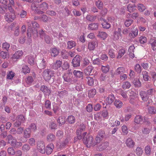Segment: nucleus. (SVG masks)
<instances>
[{
    "label": "nucleus",
    "instance_id": "1",
    "mask_svg": "<svg viewBox=\"0 0 156 156\" xmlns=\"http://www.w3.org/2000/svg\"><path fill=\"white\" fill-rule=\"evenodd\" d=\"M27 25L28 27L27 34L28 37L31 36V33L33 34H36L37 35L38 32L36 28L39 27V25L37 23L29 20L27 22Z\"/></svg>",
    "mask_w": 156,
    "mask_h": 156
},
{
    "label": "nucleus",
    "instance_id": "2",
    "mask_svg": "<svg viewBox=\"0 0 156 156\" xmlns=\"http://www.w3.org/2000/svg\"><path fill=\"white\" fill-rule=\"evenodd\" d=\"M54 72L50 69H45L43 73V76L46 81H48L54 76Z\"/></svg>",
    "mask_w": 156,
    "mask_h": 156
},
{
    "label": "nucleus",
    "instance_id": "3",
    "mask_svg": "<svg viewBox=\"0 0 156 156\" xmlns=\"http://www.w3.org/2000/svg\"><path fill=\"white\" fill-rule=\"evenodd\" d=\"M93 139L92 136L87 135L85 138H83V143L85 144H88L90 146H94L96 144V143L93 141Z\"/></svg>",
    "mask_w": 156,
    "mask_h": 156
},
{
    "label": "nucleus",
    "instance_id": "4",
    "mask_svg": "<svg viewBox=\"0 0 156 156\" xmlns=\"http://www.w3.org/2000/svg\"><path fill=\"white\" fill-rule=\"evenodd\" d=\"M129 103L136 108H138L140 104V101L139 98L137 97L129 98Z\"/></svg>",
    "mask_w": 156,
    "mask_h": 156
},
{
    "label": "nucleus",
    "instance_id": "5",
    "mask_svg": "<svg viewBox=\"0 0 156 156\" xmlns=\"http://www.w3.org/2000/svg\"><path fill=\"white\" fill-rule=\"evenodd\" d=\"M37 147L39 152L42 153L44 154L45 149L44 143L42 141H39L37 142Z\"/></svg>",
    "mask_w": 156,
    "mask_h": 156
},
{
    "label": "nucleus",
    "instance_id": "6",
    "mask_svg": "<svg viewBox=\"0 0 156 156\" xmlns=\"http://www.w3.org/2000/svg\"><path fill=\"white\" fill-rule=\"evenodd\" d=\"M81 58V57L77 55L73 58L72 63L74 67H77L80 66Z\"/></svg>",
    "mask_w": 156,
    "mask_h": 156
},
{
    "label": "nucleus",
    "instance_id": "7",
    "mask_svg": "<svg viewBox=\"0 0 156 156\" xmlns=\"http://www.w3.org/2000/svg\"><path fill=\"white\" fill-rule=\"evenodd\" d=\"M121 29L120 28H118L115 29L113 33V39L114 40H118L121 36Z\"/></svg>",
    "mask_w": 156,
    "mask_h": 156
},
{
    "label": "nucleus",
    "instance_id": "8",
    "mask_svg": "<svg viewBox=\"0 0 156 156\" xmlns=\"http://www.w3.org/2000/svg\"><path fill=\"white\" fill-rule=\"evenodd\" d=\"M73 77L72 73L69 72L68 73L64 74L62 77L65 81L71 83L72 81Z\"/></svg>",
    "mask_w": 156,
    "mask_h": 156
},
{
    "label": "nucleus",
    "instance_id": "9",
    "mask_svg": "<svg viewBox=\"0 0 156 156\" xmlns=\"http://www.w3.org/2000/svg\"><path fill=\"white\" fill-rule=\"evenodd\" d=\"M5 18L6 21L12 22L16 18L15 13H7L5 14Z\"/></svg>",
    "mask_w": 156,
    "mask_h": 156
},
{
    "label": "nucleus",
    "instance_id": "10",
    "mask_svg": "<svg viewBox=\"0 0 156 156\" xmlns=\"http://www.w3.org/2000/svg\"><path fill=\"white\" fill-rule=\"evenodd\" d=\"M139 94L141 97L142 100L144 101H146L148 100L149 98L148 95L145 91H140L139 93Z\"/></svg>",
    "mask_w": 156,
    "mask_h": 156
},
{
    "label": "nucleus",
    "instance_id": "11",
    "mask_svg": "<svg viewBox=\"0 0 156 156\" xmlns=\"http://www.w3.org/2000/svg\"><path fill=\"white\" fill-rule=\"evenodd\" d=\"M126 144L127 147L129 148H132L135 144V143L131 138H129L126 141Z\"/></svg>",
    "mask_w": 156,
    "mask_h": 156
},
{
    "label": "nucleus",
    "instance_id": "12",
    "mask_svg": "<svg viewBox=\"0 0 156 156\" xmlns=\"http://www.w3.org/2000/svg\"><path fill=\"white\" fill-rule=\"evenodd\" d=\"M41 90L43 92L44 95H49L51 93V90L47 86L45 85L42 86L41 87Z\"/></svg>",
    "mask_w": 156,
    "mask_h": 156
},
{
    "label": "nucleus",
    "instance_id": "13",
    "mask_svg": "<svg viewBox=\"0 0 156 156\" xmlns=\"http://www.w3.org/2000/svg\"><path fill=\"white\" fill-rule=\"evenodd\" d=\"M37 5H35L34 3H32L31 6V8L32 10L34 11L35 13L38 14H42L44 13V12L37 9Z\"/></svg>",
    "mask_w": 156,
    "mask_h": 156
},
{
    "label": "nucleus",
    "instance_id": "14",
    "mask_svg": "<svg viewBox=\"0 0 156 156\" xmlns=\"http://www.w3.org/2000/svg\"><path fill=\"white\" fill-rule=\"evenodd\" d=\"M31 131L29 128H27L25 129L23 131V137L27 139L30 137Z\"/></svg>",
    "mask_w": 156,
    "mask_h": 156
},
{
    "label": "nucleus",
    "instance_id": "15",
    "mask_svg": "<svg viewBox=\"0 0 156 156\" xmlns=\"http://www.w3.org/2000/svg\"><path fill=\"white\" fill-rule=\"evenodd\" d=\"M54 148L53 144L51 143L48 144L46 147L45 151L46 154H50L52 152V150Z\"/></svg>",
    "mask_w": 156,
    "mask_h": 156
},
{
    "label": "nucleus",
    "instance_id": "16",
    "mask_svg": "<svg viewBox=\"0 0 156 156\" xmlns=\"http://www.w3.org/2000/svg\"><path fill=\"white\" fill-rule=\"evenodd\" d=\"M115 97L113 94H110L108 95L106 100L107 103L108 105L111 104L114 101Z\"/></svg>",
    "mask_w": 156,
    "mask_h": 156
},
{
    "label": "nucleus",
    "instance_id": "17",
    "mask_svg": "<svg viewBox=\"0 0 156 156\" xmlns=\"http://www.w3.org/2000/svg\"><path fill=\"white\" fill-rule=\"evenodd\" d=\"M25 59L28 63L30 65H33L34 63V58L32 55H28L26 57Z\"/></svg>",
    "mask_w": 156,
    "mask_h": 156
},
{
    "label": "nucleus",
    "instance_id": "18",
    "mask_svg": "<svg viewBox=\"0 0 156 156\" xmlns=\"http://www.w3.org/2000/svg\"><path fill=\"white\" fill-rule=\"evenodd\" d=\"M149 43L152 46V48L153 50H156V38L153 37L151 38Z\"/></svg>",
    "mask_w": 156,
    "mask_h": 156
},
{
    "label": "nucleus",
    "instance_id": "19",
    "mask_svg": "<svg viewBox=\"0 0 156 156\" xmlns=\"http://www.w3.org/2000/svg\"><path fill=\"white\" fill-rule=\"evenodd\" d=\"M98 23H92L89 24L87 28L89 30H96L98 29Z\"/></svg>",
    "mask_w": 156,
    "mask_h": 156
},
{
    "label": "nucleus",
    "instance_id": "20",
    "mask_svg": "<svg viewBox=\"0 0 156 156\" xmlns=\"http://www.w3.org/2000/svg\"><path fill=\"white\" fill-rule=\"evenodd\" d=\"M125 72V68L123 67H120L117 68L115 71V73L116 75H121Z\"/></svg>",
    "mask_w": 156,
    "mask_h": 156
},
{
    "label": "nucleus",
    "instance_id": "21",
    "mask_svg": "<svg viewBox=\"0 0 156 156\" xmlns=\"http://www.w3.org/2000/svg\"><path fill=\"white\" fill-rule=\"evenodd\" d=\"M62 65V62L60 60H57L54 63L52 66V68L55 69H57L60 67Z\"/></svg>",
    "mask_w": 156,
    "mask_h": 156
},
{
    "label": "nucleus",
    "instance_id": "22",
    "mask_svg": "<svg viewBox=\"0 0 156 156\" xmlns=\"http://www.w3.org/2000/svg\"><path fill=\"white\" fill-rule=\"evenodd\" d=\"M86 128V126L83 124H81L78 129H77L76 133H77L78 135L80 134L81 135V133L83 131H84Z\"/></svg>",
    "mask_w": 156,
    "mask_h": 156
},
{
    "label": "nucleus",
    "instance_id": "23",
    "mask_svg": "<svg viewBox=\"0 0 156 156\" xmlns=\"http://www.w3.org/2000/svg\"><path fill=\"white\" fill-rule=\"evenodd\" d=\"M23 54L22 50H19L16 51L13 55L12 58L13 59H19Z\"/></svg>",
    "mask_w": 156,
    "mask_h": 156
},
{
    "label": "nucleus",
    "instance_id": "24",
    "mask_svg": "<svg viewBox=\"0 0 156 156\" xmlns=\"http://www.w3.org/2000/svg\"><path fill=\"white\" fill-rule=\"evenodd\" d=\"M134 120V122L137 124H142L143 122L142 117L139 115L136 116Z\"/></svg>",
    "mask_w": 156,
    "mask_h": 156
},
{
    "label": "nucleus",
    "instance_id": "25",
    "mask_svg": "<svg viewBox=\"0 0 156 156\" xmlns=\"http://www.w3.org/2000/svg\"><path fill=\"white\" fill-rule=\"evenodd\" d=\"M50 52L52 57H55L57 56L59 53L58 50L55 48H52L50 49Z\"/></svg>",
    "mask_w": 156,
    "mask_h": 156
},
{
    "label": "nucleus",
    "instance_id": "26",
    "mask_svg": "<svg viewBox=\"0 0 156 156\" xmlns=\"http://www.w3.org/2000/svg\"><path fill=\"white\" fill-rule=\"evenodd\" d=\"M57 122L59 123L60 126H61L64 124L66 122L65 117L64 116L59 117L57 119Z\"/></svg>",
    "mask_w": 156,
    "mask_h": 156
},
{
    "label": "nucleus",
    "instance_id": "27",
    "mask_svg": "<svg viewBox=\"0 0 156 156\" xmlns=\"http://www.w3.org/2000/svg\"><path fill=\"white\" fill-rule=\"evenodd\" d=\"M93 69L91 66H89L86 68L84 70V73L86 75H90Z\"/></svg>",
    "mask_w": 156,
    "mask_h": 156
},
{
    "label": "nucleus",
    "instance_id": "28",
    "mask_svg": "<svg viewBox=\"0 0 156 156\" xmlns=\"http://www.w3.org/2000/svg\"><path fill=\"white\" fill-rule=\"evenodd\" d=\"M58 95L60 98H63L67 96L68 95V93L67 91L64 90L60 91H58Z\"/></svg>",
    "mask_w": 156,
    "mask_h": 156
},
{
    "label": "nucleus",
    "instance_id": "29",
    "mask_svg": "<svg viewBox=\"0 0 156 156\" xmlns=\"http://www.w3.org/2000/svg\"><path fill=\"white\" fill-rule=\"evenodd\" d=\"M148 74V72L145 71H143L142 72L144 80L145 81L149 80L150 76Z\"/></svg>",
    "mask_w": 156,
    "mask_h": 156
},
{
    "label": "nucleus",
    "instance_id": "30",
    "mask_svg": "<svg viewBox=\"0 0 156 156\" xmlns=\"http://www.w3.org/2000/svg\"><path fill=\"white\" fill-rule=\"evenodd\" d=\"M108 146V143L106 142L99 146L98 148L99 151H103Z\"/></svg>",
    "mask_w": 156,
    "mask_h": 156
},
{
    "label": "nucleus",
    "instance_id": "31",
    "mask_svg": "<svg viewBox=\"0 0 156 156\" xmlns=\"http://www.w3.org/2000/svg\"><path fill=\"white\" fill-rule=\"evenodd\" d=\"M114 105L116 108H119L122 106L123 103L120 100L116 99L115 101Z\"/></svg>",
    "mask_w": 156,
    "mask_h": 156
},
{
    "label": "nucleus",
    "instance_id": "32",
    "mask_svg": "<svg viewBox=\"0 0 156 156\" xmlns=\"http://www.w3.org/2000/svg\"><path fill=\"white\" fill-rule=\"evenodd\" d=\"M75 118L74 116L70 115L68 117L66 121L69 124H72L74 123L75 121Z\"/></svg>",
    "mask_w": 156,
    "mask_h": 156
},
{
    "label": "nucleus",
    "instance_id": "33",
    "mask_svg": "<svg viewBox=\"0 0 156 156\" xmlns=\"http://www.w3.org/2000/svg\"><path fill=\"white\" fill-rule=\"evenodd\" d=\"M130 83L128 81L124 82L123 83L122 88L123 89L126 90L129 89L131 86Z\"/></svg>",
    "mask_w": 156,
    "mask_h": 156
},
{
    "label": "nucleus",
    "instance_id": "34",
    "mask_svg": "<svg viewBox=\"0 0 156 156\" xmlns=\"http://www.w3.org/2000/svg\"><path fill=\"white\" fill-rule=\"evenodd\" d=\"M47 140L49 142L54 141L55 139V136L52 133H50L47 136Z\"/></svg>",
    "mask_w": 156,
    "mask_h": 156
},
{
    "label": "nucleus",
    "instance_id": "35",
    "mask_svg": "<svg viewBox=\"0 0 156 156\" xmlns=\"http://www.w3.org/2000/svg\"><path fill=\"white\" fill-rule=\"evenodd\" d=\"M67 48H68L71 49L76 45V43L74 41H70L67 42Z\"/></svg>",
    "mask_w": 156,
    "mask_h": 156
},
{
    "label": "nucleus",
    "instance_id": "36",
    "mask_svg": "<svg viewBox=\"0 0 156 156\" xmlns=\"http://www.w3.org/2000/svg\"><path fill=\"white\" fill-rule=\"evenodd\" d=\"M96 91L95 89H92L89 90L88 95L90 98H93L96 94Z\"/></svg>",
    "mask_w": 156,
    "mask_h": 156
},
{
    "label": "nucleus",
    "instance_id": "37",
    "mask_svg": "<svg viewBox=\"0 0 156 156\" xmlns=\"http://www.w3.org/2000/svg\"><path fill=\"white\" fill-rule=\"evenodd\" d=\"M95 4L99 9H102L103 3L101 0H98V1H96Z\"/></svg>",
    "mask_w": 156,
    "mask_h": 156
},
{
    "label": "nucleus",
    "instance_id": "38",
    "mask_svg": "<svg viewBox=\"0 0 156 156\" xmlns=\"http://www.w3.org/2000/svg\"><path fill=\"white\" fill-rule=\"evenodd\" d=\"M86 78L87 79V84L89 86H91L94 84V80L93 78L87 76Z\"/></svg>",
    "mask_w": 156,
    "mask_h": 156
},
{
    "label": "nucleus",
    "instance_id": "39",
    "mask_svg": "<svg viewBox=\"0 0 156 156\" xmlns=\"http://www.w3.org/2000/svg\"><path fill=\"white\" fill-rule=\"evenodd\" d=\"M96 43L94 41H92L88 43V48L90 50H94L95 48Z\"/></svg>",
    "mask_w": 156,
    "mask_h": 156
},
{
    "label": "nucleus",
    "instance_id": "40",
    "mask_svg": "<svg viewBox=\"0 0 156 156\" xmlns=\"http://www.w3.org/2000/svg\"><path fill=\"white\" fill-rule=\"evenodd\" d=\"M127 10L130 12H134L136 10L134 5L133 6L130 4H129L127 5Z\"/></svg>",
    "mask_w": 156,
    "mask_h": 156
},
{
    "label": "nucleus",
    "instance_id": "41",
    "mask_svg": "<svg viewBox=\"0 0 156 156\" xmlns=\"http://www.w3.org/2000/svg\"><path fill=\"white\" fill-rule=\"evenodd\" d=\"M98 36L101 38L103 40H104L107 37V34L104 32H99Z\"/></svg>",
    "mask_w": 156,
    "mask_h": 156
},
{
    "label": "nucleus",
    "instance_id": "42",
    "mask_svg": "<svg viewBox=\"0 0 156 156\" xmlns=\"http://www.w3.org/2000/svg\"><path fill=\"white\" fill-rule=\"evenodd\" d=\"M70 140V139L69 137L66 138L65 140L61 144L60 146L61 147H65L69 143Z\"/></svg>",
    "mask_w": 156,
    "mask_h": 156
},
{
    "label": "nucleus",
    "instance_id": "43",
    "mask_svg": "<svg viewBox=\"0 0 156 156\" xmlns=\"http://www.w3.org/2000/svg\"><path fill=\"white\" fill-rule=\"evenodd\" d=\"M73 73L74 76L78 77L80 78L83 76V73L80 71L74 70Z\"/></svg>",
    "mask_w": 156,
    "mask_h": 156
},
{
    "label": "nucleus",
    "instance_id": "44",
    "mask_svg": "<svg viewBox=\"0 0 156 156\" xmlns=\"http://www.w3.org/2000/svg\"><path fill=\"white\" fill-rule=\"evenodd\" d=\"M48 7V4L46 2H44L40 4L39 5V8L42 10H46Z\"/></svg>",
    "mask_w": 156,
    "mask_h": 156
},
{
    "label": "nucleus",
    "instance_id": "45",
    "mask_svg": "<svg viewBox=\"0 0 156 156\" xmlns=\"http://www.w3.org/2000/svg\"><path fill=\"white\" fill-rule=\"evenodd\" d=\"M8 54L7 52L4 51H2L0 52V56L3 59H5L8 58Z\"/></svg>",
    "mask_w": 156,
    "mask_h": 156
},
{
    "label": "nucleus",
    "instance_id": "46",
    "mask_svg": "<svg viewBox=\"0 0 156 156\" xmlns=\"http://www.w3.org/2000/svg\"><path fill=\"white\" fill-rule=\"evenodd\" d=\"M125 51L124 49H121L120 50L118 53V55L117 56V58H121L125 54Z\"/></svg>",
    "mask_w": 156,
    "mask_h": 156
},
{
    "label": "nucleus",
    "instance_id": "47",
    "mask_svg": "<svg viewBox=\"0 0 156 156\" xmlns=\"http://www.w3.org/2000/svg\"><path fill=\"white\" fill-rule=\"evenodd\" d=\"M143 152V151L141 147H137L136 148L135 153L137 155L141 156Z\"/></svg>",
    "mask_w": 156,
    "mask_h": 156
},
{
    "label": "nucleus",
    "instance_id": "48",
    "mask_svg": "<svg viewBox=\"0 0 156 156\" xmlns=\"http://www.w3.org/2000/svg\"><path fill=\"white\" fill-rule=\"evenodd\" d=\"M148 112L151 114L156 113V109L154 107H150L148 108Z\"/></svg>",
    "mask_w": 156,
    "mask_h": 156
},
{
    "label": "nucleus",
    "instance_id": "49",
    "mask_svg": "<svg viewBox=\"0 0 156 156\" xmlns=\"http://www.w3.org/2000/svg\"><path fill=\"white\" fill-rule=\"evenodd\" d=\"M135 71L138 73H140L141 71V68L140 66L138 64H136L135 66Z\"/></svg>",
    "mask_w": 156,
    "mask_h": 156
},
{
    "label": "nucleus",
    "instance_id": "50",
    "mask_svg": "<svg viewBox=\"0 0 156 156\" xmlns=\"http://www.w3.org/2000/svg\"><path fill=\"white\" fill-rule=\"evenodd\" d=\"M42 21L44 22H46L49 20H51V18L50 17H48L45 15H42L41 17Z\"/></svg>",
    "mask_w": 156,
    "mask_h": 156
},
{
    "label": "nucleus",
    "instance_id": "51",
    "mask_svg": "<svg viewBox=\"0 0 156 156\" xmlns=\"http://www.w3.org/2000/svg\"><path fill=\"white\" fill-rule=\"evenodd\" d=\"M22 71L25 74H26L30 72V69L28 66H25L22 68Z\"/></svg>",
    "mask_w": 156,
    "mask_h": 156
},
{
    "label": "nucleus",
    "instance_id": "52",
    "mask_svg": "<svg viewBox=\"0 0 156 156\" xmlns=\"http://www.w3.org/2000/svg\"><path fill=\"white\" fill-rule=\"evenodd\" d=\"M2 48L3 50H6L7 51L8 50L9 48L10 47V44L9 43L5 42L2 44Z\"/></svg>",
    "mask_w": 156,
    "mask_h": 156
},
{
    "label": "nucleus",
    "instance_id": "53",
    "mask_svg": "<svg viewBox=\"0 0 156 156\" xmlns=\"http://www.w3.org/2000/svg\"><path fill=\"white\" fill-rule=\"evenodd\" d=\"M102 61L99 58H96L92 61V63L94 65H100L102 63Z\"/></svg>",
    "mask_w": 156,
    "mask_h": 156
},
{
    "label": "nucleus",
    "instance_id": "54",
    "mask_svg": "<svg viewBox=\"0 0 156 156\" xmlns=\"http://www.w3.org/2000/svg\"><path fill=\"white\" fill-rule=\"evenodd\" d=\"M46 63V61L43 59L40 64H39V67L41 69H43L45 68Z\"/></svg>",
    "mask_w": 156,
    "mask_h": 156
},
{
    "label": "nucleus",
    "instance_id": "55",
    "mask_svg": "<svg viewBox=\"0 0 156 156\" xmlns=\"http://www.w3.org/2000/svg\"><path fill=\"white\" fill-rule=\"evenodd\" d=\"M109 69V67L108 65L105 66H102L101 67V70L104 73H106L108 72Z\"/></svg>",
    "mask_w": 156,
    "mask_h": 156
},
{
    "label": "nucleus",
    "instance_id": "56",
    "mask_svg": "<svg viewBox=\"0 0 156 156\" xmlns=\"http://www.w3.org/2000/svg\"><path fill=\"white\" fill-rule=\"evenodd\" d=\"M137 8L138 10L140 12L144 11L146 9L145 6L142 4H139Z\"/></svg>",
    "mask_w": 156,
    "mask_h": 156
},
{
    "label": "nucleus",
    "instance_id": "57",
    "mask_svg": "<svg viewBox=\"0 0 156 156\" xmlns=\"http://www.w3.org/2000/svg\"><path fill=\"white\" fill-rule=\"evenodd\" d=\"M16 119L20 122H21V123H24L25 121L24 116L22 115H18L17 116Z\"/></svg>",
    "mask_w": 156,
    "mask_h": 156
},
{
    "label": "nucleus",
    "instance_id": "58",
    "mask_svg": "<svg viewBox=\"0 0 156 156\" xmlns=\"http://www.w3.org/2000/svg\"><path fill=\"white\" fill-rule=\"evenodd\" d=\"M49 127L51 129H57V125L55 122L52 121L50 122Z\"/></svg>",
    "mask_w": 156,
    "mask_h": 156
},
{
    "label": "nucleus",
    "instance_id": "59",
    "mask_svg": "<svg viewBox=\"0 0 156 156\" xmlns=\"http://www.w3.org/2000/svg\"><path fill=\"white\" fill-rule=\"evenodd\" d=\"M86 18L87 20L90 21H93L96 18V16L87 15Z\"/></svg>",
    "mask_w": 156,
    "mask_h": 156
},
{
    "label": "nucleus",
    "instance_id": "60",
    "mask_svg": "<svg viewBox=\"0 0 156 156\" xmlns=\"http://www.w3.org/2000/svg\"><path fill=\"white\" fill-rule=\"evenodd\" d=\"M15 75V74L14 72L12 71H9L7 76V78L11 80L14 76Z\"/></svg>",
    "mask_w": 156,
    "mask_h": 156
},
{
    "label": "nucleus",
    "instance_id": "61",
    "mask_svg": "<svg viewBox=\"0 0 156 156\" xmlns=\"http://www.w3.org/2000/svg\"><path fill=\"white\" fill-rule=\"evenodd\" d=\"M45 42L48 44H50L51 41V37L49 35H47L44 38Z\"/></svg>",
    "mask_w": 156,
    "mask_h": 156
},
{
    "label": "nucleus",
    "instance_id": "62",
    "mask_svg": "<svg viewBox=\"0 0 156 156\" xmlns=\"http://www.w3.org/2000/svg\"><path fill=\"white\" fill-rule=\"evenodd\" d=\"M8 153L9 155H14L15 153V151L12 147H9L7 150Z\"/></svg>",
    "mask_w": 156,
    "mask_h": 156
},
{
    "label": "nucleus",
    "instance_id": "63",
    "mask_svg": "<svg viewBox=\"0 0 156 156\" xmlns=\"http://www.w3.org/2000/svg\"><path fill=\"white\" fill-rule=\"evenodd\" d=\"M30 145L28 144H26L23 146L22 150L24 151H27L30 150Z\"/></svg>",
    "mask_w": 156,
    "mask_h": 156
},
{
    "label": "nucleus",
    "instance_id": "64",
    "mask_svg": "<svg viewBox=\"0 0 156 156\" xmlns=\"http://www.w3.org/2000/svg\"><path fill=\"white\" fill-rule=\"evenodd\" d=\"M133 83L135 87H139L141 86V83L139 79L134 80L133 81Z\"/></svg>",
    "mask_w": 156,
    "mask_h": 156
}]
</instances>
